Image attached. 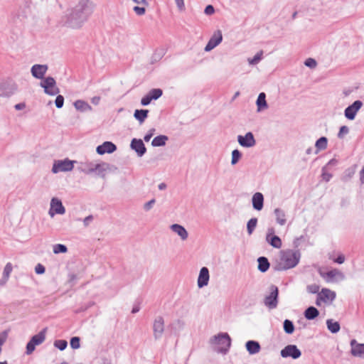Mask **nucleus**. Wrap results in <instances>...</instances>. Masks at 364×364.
I'll return each mask as SVG.
<instances>
[{
    "instance_id": "obj_1",
    "label": "nucleus",
    "mask_w": 364,
    "mask_h": 364,
    "mask_svg": "<svg viewBox=\"0 0 364 364\" xmlns=\"http://www.w3.org/2000/svg\"><path fill=\"white\" fill-rule=\"evenodd\" d=\"M94 9V4L90 0H81L68 16L66 24L73 28H77L87 20Z\"/></svg>"
},
{
    "instance_id": "obj_2",
    "label": "nucleus",
    "mask_w": 364,
    "mask_h": 364,
    "mask_svg": "<svg viewBox=\"0 0 364 364\" xmlns=\"http://www.w3.org/2000/svg\"><path fill=\"white\" fill-rule=\"evenodd\" d=\"M300 252L292 250L280 252L279 270L288 269L297 265L300 259Z\"/></svg>"
},
{
    "instance_id": "obj_3",
    "label": "nucleus",
    "mask_w": 364,
    "mask_h": 364,
    "mask_svg": "<svg viewBox=\"0 0 364 364\" xmlns=\"http://www.w3.org/2000/svg\"><path fill=\"white\" fill-rule=\"evenodd\" d=\"M210 343L218 353L226 354L231 346V338L227 333H220L210 339Z\"/></svg>"
},
{
    "instance_id": "obj_4",
    "label": "nucleus",
    "mask_w": 364,
    "mask_h": 364,
    "mask_svg": "<svg viewBox=\"0 0 364 364\" xmlns=\"http://www.w3.org/2000/svg\"><path fill=\"white\" fill-rule=\"evenodd\" d=\"M75 163L76 161H72L68 158L64 159L55 160L53 161L51 171L53 173L71 171L73 169L74 164Z\"/></svg>"
},
{
    "instance_id": "obj_5",
    "label": "nucleus",
    "mask_w": 364,
    "mask_h": 364,
    "mask_svg": "<svg viewBox=\"0 0 364 364\" xmlns=\"http://www.w3.org/2000/svg\"><path fill=\"white\" fill-rule=\"evenodd\" d=\"M269 290V294L264 299V304L269 309H274L278 305L279 289L275 285H271Z\"/></svg>"
},
{
    "instance_id": "obj_6",
    "label": "nucleus",
    "mask_w": 364,
    "mask_h": 364,
    "mask_svg": "<svg viewBox=\"0 0 364 364\" xmlns=\"http://www.w3.org/2000/svg\"><path fill=\"white\" fill-rule=\"evenodd\" d=\"M40 85L44 92L49 95H55L59 93V88L56 87V82L53 77H46L41 82Z\"/></svg>"
},
{
    "instance_id": "obj_7",
    "label": "nucleus",
    "mask_w": 364,
    "mask_h": 364,
    "mask_svg": "<svg viewBox=\"0 0 364 364\" xmlns=\"http://www.w3.org/2000/svg\"><path fill=\"white\" fill-rule=\"evenodd\" d=\"M117 170V167L114 165L106 162H100L95 164L94 173H95L97 176L104 178L107 172H114Z\"/></svg>"
},
{
    "instance_id": "obj_8",
    "label": "nucleus",
    "mask_w": 364,
    "mask_h": 364,
    "mask_svg": "<svg viewBox=\"0 0 364 364\" xmlns=\"http://www.w3.org/2000/svg\"><path fill=\"white\" fill-rule=\"evenodd\" d=\"M282 358H291L293 359H298L301 355V350L296 345L290 344L285 346L280 352Z\"/></svg>"
},
{
    "instance_id": "obj_9",
    "label": "nucleus",
    "mask_w": 364,
    "mask_h": 364,
    "mask_svg": "<svg viewBox=\"0 0 364 364\" xmlns=\"http://www.w3.org/2000/svg\"><path fill=\"white\" fill-rule=\"evenodd\" d=\"M320 276L323 278L327 282H333L335 281V278H338L340 280H343L345 278L343 273L337 269H333L327 272H323L321 269L318 270Z\"/></svg>"
},
{
    "instance_id": "obj_10",
    "label": "nucleus",
    "mask_w": 364,
    "mask_h": 364,
    "mask_svg": "<svg viewBox=\"0 0 364 364\" xmlns=\"http://www.w3.org/2000/svg\"><path fill=\"white\" fill-rule=\"evenodd\" d=\"M153 332L155 340H159L162 337L164 332V320L162 316H159L154 319Z\"/></svg>"
},
{
    "instance_id": "obj_11",
    "label": "nucleus",
    "mask_w": 364,
    "mask_h": 364,
    "mask_svg": "<svg viewBox=\"0 0 364 364\" xmlns=\"http://www.w3.org/2000/svg\"><path fill=\"white\" fill-rule=\"evenodd\" d=\"M163 94V91L160 88H154L150 90L148 93L142 97L141 104L144 106L148 105L151 100L159 99Z\"/></svg>"
},
{
    "instance_id": "obj_12",
    "label": "nucleus",
    "mask_w": 364,
    "mask_h": 364,
    "mask_svg": "<svg viewBox=\"0 0 364 364\" xmlns=\"http://www.w3.org/2000/svg\"><path fill=\"white\" fill-rule=\"evenodd\" d=\"M65 213V208L63 205L61 200L57 198H53L50 201V215L53 217L55 214L63 215Z\"/></svg>"
},
{
    "instance_id": "obj_13",
    "label": "nucleus",
    "mask_w": 364,
    "mask_h": 364,
    "mask_svg": "<svg viewBox=\"0 0 364 364\" xmlns=\"http://www.w3.org/2000/svg\"><path fill=\"white\" fill-rule=\"evenodd\" d=\"M48 69L47 65L35 64L31 68V73L36 79L43 80Z\"/></svg>"
},
{
    "instance_id": "obj_14",
    "label": "nucleus",
    "mask_w": 364,
    "mask_h": 364,
    "mask_svg": "<svg viewBox=\"0 0 364 364\" xmlns=\"http://www.w3.org/2000/svg\"><path fill=\"white\" fill-rule=\"evenodd\" d=\"M238 143L243 147H252L255 145V139L252 132H247L245 136H237Z\"/></svg>"
},
{
    "instance_id": "obj_15",
    "label": "nucleus",
    "mask_w": 364,
    "mask_h": 364,
    "mask_svg": "<svg viewBox=\"0 0 364 364\" xmlns=\"http://www.w3.org/2000/svg\"><path fill=\"white\" fill-rule=\"evenodd\" d=\"M210 279L209 270L207 267H203L200 269L199 275L198 277V287L203 288L208 284Z\"/></svg>"
},
{
    "instance_id": "obj_16",
    "label": "nucleus",
    "mask_w": 364,
    "mask_h": 364,
    "mask_svg": "<svg viewBox=\"0 0 364 364\" xmlns=\"http://www.w3.org/2000/svg\"><path fill=\"white\" fill-rule=\"evenodd\" d=\"M351 354L355 357L364 358V344L358 343L355 339L350 341Z\"/></svg>"
},
{
    "instance_id": "obj_17",
    "label": "nucleus",
    "mask_w": 364,
    "mask_h": 364,
    "mask_svg": "<svg viewBox=\"0 0 364 364\" xmlns=\"http://www.w3.org/2000/svg\"><path fill=\"white\" fill-rule=\"evenodd\" d=\"M117 146L111 141H105L102 144L97 147V153L100 155H103L106 153L111 154L116 151Z\"/></svg>"
},
{
    "instance_id": "obj_18",
    "label": "nucleus",
    "mask_w": 364,
    "mask_h": 364,
    "mask_svg": "<svg viewBox=\"0 0 364 364\" xmlns=\"http://www.w3.org/2000/svg\"><path fill=\"white\" fill-rule=\"evenodd\" d=\"M130 146L136 152L139 157H141L146 151V149L141 139H133L131 141Z\"/></svg>"
},
{
    "instance_id": "obj_19",
    "label": "nucleus",
    "mask_w": 364,
    "mask_h": 364,
    "mask_svg": "<svg viewBox=\"0 0 364 364\" xmlns=\"http://www.w3.org/2000/svg\"><path fill=\"white\" fill-rule=\"evenodd\" d=\"M170 229L179 236L181 240L185 241L188 237V232L186 228L179 224H173L170 226Z\"/></svg>"
},
{
    "instance_id": "obj_20",
    "label": "nucleus",
    "mask_w": 364,
    "mask_h": 364,
    "mask_svg": "<svg viewBox=\"0 0 364 364\" xmlns=\"http://www.w3.org/2000/svg\"><path fill=\"white\" fill-rule=\"evenodd\" d=\"M252 206L257 210H261L264 206V196L259 192L255 193L252 198Z\"/></svg>"
},
{
    "instance_id": "obj_21",
    "label": "nucleus",
    "mask_w": 364,
    "mask_h": 364,
    "mask_svg": "<svg viewBox=\"0 0 364 364\" xmlns=\"http://www.w3.org/2000/svg\"><path fill=\"white\" fill-rule=\"evenodd\" d=\"M95 164L94 161L80 162L78 170L85 174H91L95 171Z\"/></svg>"
},
{
    "instance_id": "obj_22",
    "label": "nucleus",
    "mask_w": 364,
    "mask_h": 364,
    "mask_svg": "<svg viewBox=\"0 0 364 364\" xmlns=\"http://www.w3.org/2000/svg\"><path fill=\"white\" fill-rule=\"evenodd\" d=\"M73 105L76 110L80 112H92V107L85 101L82 100H76Z\"/></svg>"
},
{
    "instance_id": "obj_23",
    "label": "nucleus",
    "mask_w": 364,
    "mask_h": 364,
    "mask_svg": "<svg viewBox=\"0 0 364 364\" xmlns=\"http://www.w3.org/2000/svg\"><path fill=\"white\" fill-rule=\"evenodd\" d=\"M336 298V293L329 289L323 288L321 292L318 293V299H321L323 302H326L328 300L333 301Z\"/></svg>"
},
{
    "instance_id": "obj_24",
    "label": "nucleus",
    "mask_w": 364,
    "mask_h": 364,
    "mask_svg": "<svg viewBox=\"0 0 364 364\" xmlns=\"http://www.w3.org/2000/svg\"><path fill=\"white\" fill-rule=\"evenodd\" d=\"M274 214L275 216L276 221L279 225L283 226L286 224V213L284 210L279 208H277L274 210Z\"/></svg>"
},
{
    "instance_id": "obj_25",
    "label": "nucleus",
    "mask_w": 364,
    "mask_h": 364,
    "mask_svg": "<svg viewBox=\"0 0 364 364\" xmlns=\"http://www.w3.org/2000/svg\"><path fill=\"white\" fill-rule=\"evenodd\" d=\"M245 347L250 355L258 353L261 349L259 342L255 341H248L245 344Z\"/></svg>"
},
{
    "instance_id": "obj_26",
    "label": "nucleus",
    "mask_w": 364,
    "mask_h": 364,
    "mask_svg": "<svg viewBox=\"0 0 364 364\" xmlns=\"http://www.w3.org/2000/svg\"><path fill=\"white\" fill-rule=\"evenodd\" d=\"M362 105L363 102L360 100H356L345 109L344 114H356Z\"/></svg>"
},
{
    "instance_id": "obj_27",
    "label": "nucleus",
    "mask_w": 364,
    "mask_h": 364,
    "mask_svg": "<svg viewBox=\"0 0 364 364\" xmlns=\"http://www.w3.org/2000/svg\"><path fill=\"white\" fill-rule=\"evenodd\" d=\"M319 315L318 310L314 306L308 307L304 311V316L308 320H313Z\"/></svg>"
},
{
    "instance_id": "obj_28",
    "label": "nucleus",
    "mask_w": 364,
    "mask_h": 364,
    "mask_svg": "<svg viewBox=\"0 0 364 364\" xmlns=\"http://www.w3.org/2000/svg\"><path fill=\"white\" fill-rule=\"evenodd\" d=\"M257 262H258V269L261 272H263V273L266 272L269 269L270 264L267 257H259L257 259Z\"/></svg>"
},
{
    "instance_id": "obj_29",
    "label": "nucleus",
    "mask_w": 364,
    "mask_h": 364,
    "mask_svg": "<svg viewBox=\"0 0 364 364\" xmlns=\"http://www.w3.org/2000/svg\"><path fill=\"white\" fill-rule=\"evenodd\" d=\"M46 328L43 329L38 334L33 336L31 338V341L36 346L41 344L46 339Z\"/></svg>"
},
{
    "instance_id": "obj_30",
    "label": "nucleus",
    "mask_w": 364,
    "mask_h": 364,
    "mask_svg": "<svg viewBox=\"0 0 364 364\" xmlns=\"http://www.w3.org/2000/svg\"><path fill=\"white\" fill-rule=\"evenodd\" d=\"M256 103H257L258 112H261L264 108L267 107V104L266 102V95L264 92H261L259 94V96L257 97Z\"/></svg>"
},
{
    "instance_id": "obj_31",
    "label": "nucleus",
    "mask_w": 364,
    "mask_h": 364,
    "mask_svg": "<svg viewBox=\"0 0 364 364\" xmlns=\"http://www.w3.org/2000/svg\"><path fill=\"white\" fill-rule=\"evenodd\" d=\"M266 241L271 246L277 249L280 248L282 245L281 239L277 235H274L273 237L266 236Z\"/></svg>"
},
{
    "instance_id": "obj_32",
    "label": "nucleus",
    "mask_w": 364,
    "mask_h": 364,
    "mask_svg": "<svg viewBox=\"0 0 364 364\" xmlns=\"http://www.w3.org/2000/svg\"><path fill=\"white\" fill-rule=\"evenodd\" d=\"M327 328L332 333H336L340 331V324L338 321H333V319H328L326 321Z\"/></svg>"
},
{
    "instance_id": "obj_33",
    "label": "nucleus",
    "mask_w": 364,
    "mask_h": 364,
    "mask_svg": "<svg viewBox=\"0 0 364 364\" xmlns=\"http://www.w3.org/2000/svg\"><path fill=\"white\" fill-rule=\"evenodd\" d=\"M168 139V136L165 135H159L154 138L151 141L153 146H162L166 144V141Z\"/></svg>"
},
{
    "instance_id": "obj_34",
    "label": "nucleus",
    "mask_w": 364,
    "mask_h": 364,
    "mask_svg": "<svg viewBox=\"0 0 364 364\" xmlns=\"http://www.w3.org/2000/svg\"><path fill=\"white\" fill-rule=\"evenodd\" d=\"M327 144H328V139L326 137L322 136V137L319 138L316 141V144H315V146L316 149V154H317L321 150L326 149L327 147Z\"/></svg>"
},
{
    "instance_id": "obj_35",
    "label": "nucleus",
    "mask_w": 364,
    "mask_h": 364,
    "mask_svg": "<svg viewBox=\"0 0 364 364\" xmlns=\"http://www.w3.org/2000/svg\"><path fill=\"white\" fill-rule=\"evenodd\" d=\"M284 331L287 334H291L294 331V325L293 322L289 319H285L283 323Z\"/></svg>"
},
{
    "instance_id": "obj_36",
    "label": "nucleus",
    "mask_w": 364,
    "mask_h": 364,
    "mask_svg": "<svg viewBox=\"0 0 364 364\" xmlns=\"http://www.w3.org/2000/svg\"><path fill=\"white\" fill-rule=\"evenodd\" d=\"M222 40H223L222 32H221V31L218 30L213 33V35L212 36V37L210 38V39L209 41L213 42V44L215 46H217L218 45H219L221 43Z\"/></svg>"
},
{
    "instance_id": "obj_37",
    "label": "nucleus",
    "mask_w": 364,
    "mask_h": 364,
    "mask_svg": "<svg viewBox=\"0 0 364 364\" xmlns=\"http://www.w3.org/2000/svg\"><path fill=\"white\" fill-rule=\"evenodd\" d=\"M257 224V219L256 218H251L247 224V230L249 235H252Z\"/></svg>"
},
{
    "instance_id": "obj_38",
    "label": "nucleus",
    "mask_w": 364,
    "mask_h": 364,
    "mask_svg": "<svg viewBox=\"0 0 364 364\" xmlns=\"http://www.w3.org/2000/svg\"><path fill=\"white\" fill-rule=\"evenodd\" d=\"M262 55H263V51L260 50L252 58H248L249 64L250 65H257L262 60Z\"/></svg>"
},
{
    "instance_id": "obj_39",
    "label": "nucleus",
    "mask_w": 364,
    "mask_h": 364,
    "mask_svg": "<svg viewBox=\"0 0 364 364\" xmlns=\"http://www.w3.org/2000/svg\"><path fill=\"white\" fill-rule=\"evenodd\" d=\"M242 154L240 151L237 149H235L232 151V159H231V164L235 165L236 164L240 159L241 158Z\"/></svg>"
},
{
    "instance_id": "obj_40",
    "label": "nucleus",
    "mask_w": 364,
    "mask_h": 364,
    "mask_svg": "<svg viewBox=\"0 0 364 364\" xmlns=\"http://www.w3.org/2000/svg\"><path fill=\"white\" fill-rule=\"evenodd\" d=\"M68 251V248L65 245L57 244L53 246V252L55 254L65 253Z\"/></svg>"
},
{
    "instance_id": "obj_41",
    "label": "nucleus",
    "mask_w": 364,
    "mask_h": 364,
    "mask_svg": "<svg viewBox=\"0 0 364 364\" xmlns=\"http://www.w3.org/2000/svg\"><path fill=\"white\" fill-rule=\"evenodd\" d=\"M54 346L59 350H63L66 348L68 342L65 340H57L54 342Z\"/></svg>"
},
{
    "instance_id": "obj_42",
    "label": "nucleus",
    "mask_w": 364,
    "mask_h": 364,
    "mask_svg": "<svg viewBox=\"0 0 364 364\" xmlns=\"http://www.w3.org/2000/svg\"><path fill=\"white\" fill-rule=\"evenodd\" d=\"M12 265L10 262L7 263L4 269L3 276L4 278L7 280L10 276V274L12 271Z\"/></svg>"
},
{
    "instance_id": "obj_43",
    "label": "nucleus",
    "mask_w": 364,
    "mask_h": 364,
    "mask_svg": "<svg viewBox=\"0 0 364 364\" xmlns=\"http://www.w3.org/2000/svg\"><path fill=\"white\" fill-rule=\"evenodd\" d=\"M320 287L318 284H313L306 287V290L309 294H318Z\"/></svg>"
},
{
    "instance_id": "obj_44",
    "label": "nucleus",
    "mask_w": 364,
    "mask_h": 364,
    "mask_svg": "<svg viewBox=\"0 0 364 364\" xmlns=\"http://www.w3.org/2000/svg\"><path fill=\"white\" fill-rule=\"evenodd\" d=\"M80 338L79 337H73L70 340V346L73 349H77L80 348Z\"/></svg>"
},
{
    "instance_id": "obj_45",
    "label": "nucleus",
    "mask_w": 364,
    "mask_h": 364,
    "mask_svg": "<svg viewBox=\"0 0 364 364\" xmlns=\"http://www.w3.org/2000/svg\"><path fill=\"white\" fill-rule=\"evenodd\" d=\"M304 65L310 68H314L316 66L317 63L314 59L309 58L305 60Z\"/></svg>"
},
{
    "instance_id": "obj_46",
    "label": "nucleus",
    "mask_w": 364,
    "mask_h": 364,
    "mask_svg": "<svg viewBox=\"0 0 364 364\" xmlns=\"http://www.w3.org/2000/svg\"><path fill=\"white\" fill-rule=\"evenodd\" d=\"M36 348V345L32 343V341H31V340L29 341V342L27 343L26 345V354L27 355H30L31 354L34 350Z\"/></svg>"
},
{
    "instance_id": "obj_47",
    "label": "nucleus",
    "mask_w": 364,
    "mask_h": 364,
    "mask_svg": "<svg viewBox=\"0 0 364 364\" xmlns=\"http://www.w3.org/2000/svg\"><path fill=\"white\" fill-rule=\"evenodd\" d=\"M64 97L62 95H58L55 100V106L58 108H61L63 106Z\"/></svg>"
},
{
    "instance_id": "obj_48",
    "label": "nucleus",
    "mask_w": 364,
    "mask_h": 364,
    "mask_svg": "<svg viewBox=\"0 0 364 364\" xmlns=\"http://www.w3.org/2000/svg\"><path fill=\"white\" fill-rule=\"evenodd\" d=\"M156 203V200L154 198L150 200L149 201L146 202V203H144V210L146 211H149L150 210L153 205L155 204Z\"/></svg>"
},
{
    "instance_id": "obj_49",
    "label": "nucleus",
    "mask_w": 364,
    "mask_h": 364,
    "mask_svg": "<svg viewBox=\"0 0 364 364\" xmlns=\"http://www.w3.org/2000/svg\"><path fill=\"white\" fill-rule=\"evenodd\" d=\"M349 132V129H348V127H346V126H342L341 128H340V131L338 134V136L339 138H343V136L346 134H348Z\"/></svg>"
},
{
    "instance_id": "obj_50",
    "label": "nucleus",
    "mask_w": 364,
    "mask_h": 364,
    "mask_svg": "<svg viewBox=\"0 0 364 364\" xmlns=\"http://www.w3.org/2000/svg\"><path fill=\"white\" fill-rule=\"evenodd\" d=\"M46 269L41 264H38L35 267V272L38 274H42L45 272Z\"/></svg>"
},
{
    "instance_id": "obj_51",
    "label": "nucleus",
    "mask_w": 364,
    "mask_h": 364,
    "mask_svg": "<svg viewBox=\"0 0 364 364\" xmlns=\"http://www.w3.org/2000/svg\"><path fill=\"white\" fill-rule=\"evenodd\" d=\"M134 11H135V13L139 15V16H141V15H144L145 14V8L144 7H140V6H136L134 7Z\"/></svg>"
},
{
    "instance_id": "obj_52",
    "label": "nucleus",
    "mask_w": 364,
    "mask_h": 364,
    "mask_svg": "<svg viewBox=\"0 0 364 364\" xmlns=\"http://www.w3.org/2000/svg\"><path fill=\"white\" fill-rule=\"evenodd\" d=\"M204 13L208 16L212 15L215 13V9L212 5H208L205 8Z\"/></svg>"
},
{
    "instance_id": "obj_53",
    "label": "nucleus",
    "mask_w": 364,
    "mask_h": 364,
    "mask_svg": "<svg viewBox=\"0 0 364 364\" xmlns=\"http://www.w3.org/2000/svg\"><path fill=\"white\" fill-rule=\"evenodd\" d=\"M179 11L185 9L184 0H174Z\"/></svg>"
},
{
    "instance_id": "obj_54",
    "label": "nucleus",
    "mask_w": 364,
    "mask_h": 364,
    "mask_svg": "<svg viewBox=\"0 0 364 364\" xmlns=\"http://www.w3.org/2000/svg\"><path fill=\"white\" fill-rule=\"evenodd\" d=\"M93 220V216L90 215L84 218L83 224L85 227H87Z\"/></svg>"
},
{
    "instance_id": "obj_55",
    "label": "nucleus",
    "mask_w": 364,
    "mask_h": 364,
    "mask_svg": "<svg viewBox=\"0 0 364 364\" xmlns=\"http://www.w3.org/2000/svg\"><path fill=\"white\" fill-rule=\"evenodd\" d=\"M215 47L216 46L213 44V43L209 41L205 47V51H210Z\"/></svg>"
},
{
    "instance_id": "obj_56",
    "label": "nucleus",
    "mask_w": 364,
    "mask_h": 364,
    "mask_svg": "<svg viewBox=\"0 0 364 364\" xmlns=\"http://www.w3.org/2000/svg\"><path fill=\"white\" fill-rule=\"evenodd\" d=\"M134 116L137 120H139L140 124H141L144 122L146 118L148 117V115H134Z\"/></svg>"
},
{
    "instance_id": "obj_57",
    "label": "nucleus",
    "mask_w": 364,
    "mask_h": 364,
    "mask_svg": "<svg viewBox=\"0 0 364 364\" xmlns=\"http://www.w3.org/2000/svg\"><path fill=\"white\" fill-rule=\"evenodd\" d=\"M345 261V257L343 255H338V257L334 259V262L338 264H343Z\"/></svg>"
},
{
    "instance_id": "obj_58",
    "label": "nucleus",
    "mask_w": 364,
    "mask_h": 364,
    "mask_svg": "<svg viewBox=\"0 0 364 364\" xmlns=\"http://www.w3.org/2000/svg\"><path fill=\"white\" fill-rule=\"evenodd\" d=\"M100 97L99 96H95L93 97L92 99H91V102L94 105H99L100 102Z\"/></svg>"
},
{
    "instance_id": "obj_59",
    "label": "nucleus",
    "mask_w": 364,
    "mask_h": 364,
    "mask_svg": "<svg viewBox=\"0 0 364 364\" xmlns=\"http://www.w3.org/2000/svg\"><path fill=\"white\" fill-rule=\"evenodd\" d=\"M25 107H26V104L24 102H21V103L16 104L15 105V108L16 110L23 109V108H25Z\"/></svg>"
},
{
    "instance_id": "obj_60",
    "label": "nucleus",
    "mask_w": 364,
    "mask_h": 364,
    "mask_svg": "<svg viewBox=\"0 0 364 364\" xmlns=\"http://www.w3.org/2000/svg\"><path fill=\"white\" fill-rule=\"evenodd\" d=\"M266 236H269V237L274 236V229L273 228H268Z\"/></svg>"
},
{
    "instance_id": "obj_61",
    "label": "nucleus",
    "mask_w": 364,
    "mask_h": 364,
    "mask_svg": "<svg viewBox=\"0 0 364 364\" xmlns=\"http://www.w3.org/2000/svg\"><path fill=\"white\" fill-rule=\"evenodd\" d=\"M68 277H69L68 282L70 283L73 282L74 281H75L77 279V276L75 274H70Z\"/></svg>"
},
{
    "instance_id": "obj_62",
    "label": "nucleus",
    "mask_w": 364,
    "mask_h": 364,
    "mask_svg": "<svg viewBox=\"0 0 364 364\" xmlns=\"http://www.w3.org/2000/svg\"><path fill=\"white\" fill-rule=\"evenodd\" d=\"M148 109H135L134 114H148Z\"/></svg>"
},
{
    "instance_id": "obj_63",
    "label": "nucleus",
    "mask_w": 364,
    "mask_h": 364,
    "mask_svg": "<svg viewBox=\"0 0 364 364\" xmlns=\"http://www.w3.org/2000/svg\"><path fill=\"white\" fill-rule=\"evenodd\" d=\"M322 176H323V180H325L326 181H328L331 179V178L332 177L331 174L326 173H323Z\"/></svg>"
},
{
    "instance_id": "obj_64",
    "label": "nucleus",
    "mask_w": 364,
    "mask_h": 364,
    "mask_svg": "<svg viewBox=\"0 0 364 364\" xmlns=\"http://www.w3.org/2000/svg\"><path fill=\"white\" fill-rule=\"evenodd\" d=\"M360 181L362 183L364 184V167L360 171Z\"/></svg>"
}]
</instances>
